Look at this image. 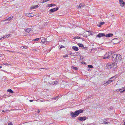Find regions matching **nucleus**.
<instances>
[{"label": "nucleus", "mask_w": 125, "mask_h": 125, "mask_svg": "<svg viewBox=\"0 0 125 125\" xmlns=\"http://www.w3.org/2000/svg\"><path fill=\"white\" fill-rule=\"evenodd\" d=\"M122 59V56L120 54H115L113 55L112 57V60L113 61H120Z\"/></svg>", "instance_id": "obj_1"}, {"label": "nucleus", "mask_w": 125, "mask_h": 125, "mask_svg": "<svg viewBox=\"0 0 125 125\" xmlns=\"http://www.w3.org/2000/svg\"><path fill=\"white\" fill-rule=\"evenodd\" d=\"M83 112V110L82 109L77 110L75 111L74 113L71 112L70 115L72 118L78 116L80 114L82 113Z\"/></svg>", "instance_id": "obj_2"}, {"label": "nucleus", "mask_w": 125, "mask_h": 125, "mask_svg": "<svg viewBox=\"0 0 125 125\" xmlns=\"http://www.w3.org/2000/svg\"><path fill=\"white\" fill-rule=\"evenodd\" d=\"M115 63H108L106 65L107 68L108 69H110L111 68L113 67L114 65V64Z\"/></svg>", "instance_id": "obj_3"}, {"label": "nucleus", "mask_w": 125, "mask_h": 125, "mask_svg": "<svg viewBox=\"0 0 125 125\" xmlns=\"http://www.w3.org/2000/svg\"><path fill=\"white\" fill-rule=\"evenodd\" d=\"M58 9V7L55 8L53 9H51L49 11V12L50 13H51L52 12H54L55 11L57 10Z\"/></svg>", "instance_id": "obj_4"}, {"label": "nucleus", "mask_w": 125, "mask_h": 125, "mask_svg": "<svg viewBox=\"0 0 125 125\" xmlns=\"http://www.w3.org/2000/svg\"><path fill=\"white\" fill-rule=\"evenodd\" d=\"M105 34L104 33H99L98 35H97L96 37L99 38H100L102 37L105 36Z\"/></svg>", "instance_id": "obj_5"}, {"label": "nucleus", "mask_w": 125, "mask_h": 125, "mask_svg": "<svg viewBox=\"0 0 125 125\" xmlns=\"http://www.w3.org/2000/svg\"><path fill=\"white\" fill-rule=\"evenodd\" d=\"M112 55V53L111 52H110L107 53H106L105 54L106 56L107 57L106 58L107 59H109L110 58V57Z\"/></svg>", "instance_id": "obj_6"}, {"label": "nucleus", "mask_w": 125, "mask_h": 125, "mask_svg": "<svg viewBox=\"0 0 125 125\" xmlns=\"http://www.w3.org/2000/svg\"><path fill=\"white\" fill-rule=\"evenodd\" d=\"M78 119L80 121H84L86 119V118L85 116L81 117H78Z\"/></svg>", "instance_id": "obj_7"}, {"label": "nucleus", "mask_w": 125, "mask_h": 125, "mask_svg": "<svg viewBox=\"0 0 125 125\" xmlns=\"http://www.w3.org/2000/svg\"><path fill=\"white\" fill-rule=\"evenodd\" d=\"M113 80H110L109 79L107 81H106L105 82V83H104V86H106L108 84L111 83L112 82Z\"/></svg>", "instance_id": "obj_8"}, {"label": "nucleus", "mask_w": 125, "mask_h": 125, "mask_svg": "<svg viewBox=\"0 0 125 125\" xmlns=\"http://www.w3.org/2000/svg\"><path fill=\"white\" fill-rule=\"evenodd\" d=\"M120 4L122 7L124 6L125 4V2L122 0H119Z\"/></svg>", "instance_id": "obj_9"}, {"label": "nucleus", "mask_w": 125, "mask_h": 125, "mask_svg": "<svg viewBox=\"0 0 125 125\" xmlns=\"http://www.w3.org/2000/svg\"><path fill=\"white\" fill-rule=\"evenodd\" d=\"M113 35V34L112 33H108L106 35H105V36L106 37H111Z\"/></svg>", "instance_id": "obj_10"}, {"label": "nucleus", "mask_w": 125, "mask_h": 125, "mask_svg": "<svg viewBox=\"0 0 125 125\" xmlns=\"http://www.w3.org/2000/svg\"><path fill=\"white\" fill-rule=\"evenodd\" d=\"M40 6V5L39 4L36 5L35 6H33L32 7H30V9H36L38 7H39Z\"/></svg>", "instance_id": "obj_11"}, {"label": "nucleus", "mask_w": 125, "mask_h": 125, "mask_svg": "<svg viewBox=\"0 0 125 125\" xmlns=\"http://www.w3.org/2000/svg\"><path fill=\"white\" fill-rule=\"evenodd\" d=\"M72 48L75 51H78L79 50L78 48L76 46H73L72 47Z\"/></svg>", "instance_id": "obj_12"}, {"label": "nucleus", "mask_w": 125, "mask_h": 125, "mask_svg": "<svg viewBox=\"0 0 125 125\" xmlns=\"http://www.w3.org/2000/svg\"><path fill=\"white\" fill-rule=\"evenodd\" d=\"M31 28H28L25 30V31L29 33L30 32V31H31Z\"/></svg>", "instance_id": "obj_13"}, {"label": "nucleus", "mask_w": 125, "mask_h": 125, "mask_svg": "<svg viewBox=\"0 0 125 125\" xmlns=\"http://www.w3.org/2000/svg\"><path fill=\"white\" fill-rule=\"evenodd\" d=\"M7 91L8 92L12 94H13L14 93V92L13 91L10 89H8L7 90Z\"/></svg>", "instance_id": "obj_14"}, {"label": "nucleus", "mask_w": 125, "mask_h": 125, "mask_svg": "<svg viewBox=\"0 0 125 125\" xmlns=\"http://www.w3.org/2000/svg\"><path fill=\"white\" fill-rule=\"evenodd\" d=\"M74 56H76L78 55H80V54L79 52H76L75 53H74Z\"/></svg>", "instance_id": "obj_15"}, {"label": "nucleus", "mask_w": 125, "mask_h": 125, "mask_svg": "<svg viewBox=\"0 0 125 125\" xmlns=\"http://www.w3.org/2000/svg\"><path fill=\"white\" fill-rule=\"evenodd\" d=\"M48 7H50L52 6H56V5L52 3L51 4H49L48 5Z\"/></svg>", "instance_id": "obj_16"}, {"label": "nucleus", "mask_w": 125, "mask_h": 125, "mask_svg": "<svg viewBox=\"0 0 125 125\" xmlns=\"http://www.w3.org/2000/svg\"><path fill=\"white\" fill-rule=\"evenodd\" d=\"M104 124H108L109 122L106 119H104Z\"/></svg>", "instance_id": "obj_17"}, {"label": "nucleus", "mask_w": 125, "mask_h": 125, "mask_svg": "<svg viewBox=\"0 0 125 125\" xmlns=\"http://www.w3.org/2000/svg\"><path fill=\"white\" fill-rule=\"evenodd\" d=\"M105 22H101L99 23V25H98V26L101 27L102 25L104 24Z\"/></svg>", "instance_id": "obj_18"}, {"label": "nucleus", "mask_w": 125, "mask_h": 125, "mask_svg": "<svg viewBox=\"0 0 125 125\" xmlns=\"http://www.w3.org/2000/svg\"><path fill=\"white\" fill-rule=\"evenodd\" d=\"M88 67L87 68V69H89V68H93V66L92 65H88Z\"/></svg>", "instance_id": "obj_19"}, {"label": "nucleus", "mask_w": 125, "mask_h": 125, "mask_svg": "<svg viewBox=\"0 0 125 125\" xmlns=\"http://www.w3.org/2000/svg\"><path fill=\"white\" fill-rule=\"evenodd\" d=\"M57 83H58L57 81H54L52 83V84H53V85L56 84H57Z\"/></svg>", "instance_id": "obj_20"}, {"label": "nucleus", "mask_w": 125, "mask_h": 125, "mask_svg": "<svg viewBox=\"0 0 125 125\" xmlns=\"http://www.w3.org/2000/svg\"><path fill=\"white\" fill-rule=\"evenodd\" d=\"M116 78V77H115V76H114L110 78L109 79L112 80L113 79V80H114Z\"/></svg>", "instance_id": "obj_21"}, {"label": "nucleus", "mask_w": 125, "mask_h": 125, "mask_svg": "<svg viewBox=\"0 0 125 125\" xmlns=\"http://www.w3.org/2000/svg\"><path fill=\"white\" fill-rule=\"evenodd\" d=\"M34 16V15L33 14L31 13H30L28 14V16L29 17H32L33 16Z\"/></svg>", "instance_id": "obj_22"}, {"label": "nucleus", "mask_w": 125, "mask_h": 125, "mask_svg": "<svg viewBox=\"0 0 125 125\" xmlns=\"http://www.w3.org/2000/svg\"><path fill=\"white\" fill-rule=\"evenodd\" d=\"M78 45L80 47H83V46H84L83 45L82 43H79L78 44Z\"/></svg>", "instance_id": "obj_23"}, {"label": "nucleus", "mask_w": 125, "mask_h": 125, "mask_svg": "<svg viewBox=\"0 0 125 125\" xmlns=\"http://www.w3.org/2000/svg\"><path fill=\"white\" fill-rule=\"evenodd\" d=\"M13 18V17L12 16V17H9L7 19V20H8L9 21H10L12 19V18Z\"/></svg>", "instance_id": "obj_24"}, {"label": "nucleus", "mask_w": 125, "mask_h": 125, "mask_svg": "<svg viewBox=\"0 0 125 125\" xmlns=\"http://www.w3.org/2000/svg\"><path fill=\"white\" fill-rule=\"evenodd\" d=\"M80 7H81V8H82L84 7L85 5L84 4H83L82 3H80Z\"/></svg>", "instance_id": "obj_25"}, {"label": "nucleus", "mask_w": 125, "mask_h": 125, "mask_svg": "<svg viewBox=\"0 0 125 125\" xmlns=\"http://www.w3.org/2000/svg\"><path fill=\"white\" fill-rule=\"evenodd\" d=\"M72 69H73L75 70H77L78 69L77 67H72Z\"/></svg>", "instance_id": "obj_26"}, {"label": "nucleus", "mask_w": 125, "mask_h": 125, "mask_svg": "<svg viewBox=\"0 0 125 125\" xmlns=\"http://www.w3.org/2000/svg\"><path fill=\"white\" fill-rule=\"evenodd\" d=\"M84 57L82 56H81L80 58V60L81 61L83 60Z\"/></svg>", "instance_id": "obj_27"}, {"label": "nucleus", "mask_w": 125, "mask_h": 125, "mask_svg": "<svg viewBox=\"0 0 125 125\" xmlns=\"http://www.w3.org/2000/svg\"><path fill=\"white\" fill-rule=\"evenodd\" d=\"M83 49H85V50H87L88 49V48L87 47H83Z\"/></svg>", "instance_id": "obj_28"}, {"label": "nucleus", "mask_w": 125, "mask_h": 125, "mask_svg": "<svg viewBox=\"0 0 125 125\" xmlns=\"http://www.w3.org/2000/svg\"><path fill=\"white\" fill-rule=\"evenodd\" d=\"M39 38H36L34 39V41H38L39 40Z\"/></svg>", "instance_id": "obj_29"}, {"label": "nucleus", "mask_w": 125, "mask_h": 125, "mask_svg": "<svg viewBox=\"0 0 125 125\" xmlns=\"http://www.w3.org/2000/svg\"><path fill=\"white\" fill-rule=\"evenodd\" d=\"M122 88L120 89H117L116 90V91L117 92H119L120 91V90H122Z\"/></svg>", "instance_id": "obj_30"}, {"label": "nucleus", "mask_w": 125, "mask_h": 125, "mask_svg": "<svg viewBox=\"0 0 125 125\" xmlns=\"http://www.w3.org/2000/svg\"><path fill=\"white\" fill-rule=\"evenodd\" d=\"M60 48L61 49L62 48H64V46H62V45H60Z\"/></svg>", "instance_id": "obj_31"}, {"label": "nucleus", "mask_w": 125, "mask_h": 125, "mask_svg": "<svg viewBox=\"0 0 125 125\" xmlns=\"http://www.w3.org/2000/svg\"><path fill=\"white\" fill-rule=\"evenodd\" d=\"M8 125H12V123L11 122H9L8 123Z\"/></svg>", "instance_id": "obj_32"}, {"label": "nucleus", "mask_w": 125, "mask_h": 125, "mask_svg": "<svg viewBox=\"0 0 125 125\" xmlns=\"http://www.w3.org/2000/svg\"><path fill=\"white\" fill-rule=\"evenodd\" d=\"M122 88L123 89V91L125 92V87H123Z\"/></svg>", "instance_id": "obj_33"}, {"label": "nucleus", "mask_w": 125, "mask_h": 125, "mask_svg": "<svg viewBox=\"0 0 125 125\" xmlns=\"http://www.w3.org/2000/svg\"><path fill=\"white\" fill-rule=\"evenodd\" d=\"M48 1V0H43V1L42 2V3H43L45 2H46Z\"/></svg>", "instance_id": "obj_34"}, {"label": "nucleus", "mask_w": 125, "mask_h": 125, "mask_svg": "<svg viewBox=\"0 0 125 125\" xmlns=\"http://www.w3.org/2000/svg\"><path fill=\"white\" fill-rule=\"evenodd\" d=\"M10 34H8V35H6V37L8 38L9 37V36H10Z\"/></svg>", "instance_id": "obj_35"}, {"label": "nucleus", "mask_w": 125, "mask_h": 125, "mask_svg": "<svg viewBox=\"0 0 125 125\" xmlns=\"http://www.w3.org/2000/svg\"><path fill=\"white\" fill-rule=\"evenodd\" d=\"M74 53H71L70 54V55H71V56H74Z\"/></svg>", "instance_id": "obj_36"}, {"label": "nucleus", "mask_w": 125, "mask_h": 125, "mask_svg": "<svg viewBox=\"0 0 125 125\" xmlns=\"http://www.w3.org/2000/svg\"><path fill=\"white\" fill-rule=\"evenodd\" d=\"M6 37V36H3V37H2L1 38H0V40H1L2 39H4Z\"/></svg>", "instance_id": "obj_37"}, {"label": "nucleus", "mask_w": 125, "mask_h": 125, "mask_svg": "<svg viewBox=\"0 0 125 125\" xmlns=\"http://www.w3.org/2000/svg\"><path fill=\"white\" fill-rule=\"evenodd\" d=\"M59 96L58 95L57 96H56L55 98H54V100H56L57 98H58V97Z\"/></svg>", "instance_id": "obj_38"}, {"label": "nucleus", "mask_w": 125, "mask_h": 125, "mask_svg": "<svg viewBox=\"0 0 125 125\" xmlns=\"http://www.w3.org/2000/svg\"><path fill=\"white\" fill-rule=\"evenodd\" d=\"M26 48V46H21V48Z\"/></svg>", "instance_id": "obj_39"}, {"label": "nucleus", "mask_w": 125, "mask_h": 125, "mask_svg": "<svg viewBox=\"0 0 125 125\" xmlns=\"http://www.w3.org/2000/svg\"><path fill=\"white\" fill-rule=\"evenodd\" d=\"M44 42H47V39H44Z\"/></svg>", "instance_id": "obj_40"}, {"label": "nucleus", "mask_w": 125, "mask_h": 125, "mask_svg": "<svg viewBox=\"0 0 125 125\" xmlns=\"http://www.w3.org/2000/svg\"><path fill=\"white\" fill-rule=\"evenodd\" d=\"M68 55H65L63 56V57H64V58L67 57H68Z\"/></svg>", "instance_id": "obj_41"}, {"label": "nucleus", "mask_w": 125, "mask_h": 125, "mask_svg": "<svg viewBox=\"0 0 125 125\" xmlns=\"http://www.w3.org/2000/svg\"><path fill=\"white\" fill-rule=\"evenodd\" d=\"M77 37L76 38V39H81V38L80 37H78V36H76Z\"/></svg>", "instance_id": "obj_42"}, {"label": "nucleus", "mask_w": 125, "mask_h": 125, "mask_svg": "<svg viewBox=\"0 0 125 125\" xmlns=\"http://www.w3.org/2000/svg\"><path fill=\"white\" fill-rule=\"evenodd\" d=\"M44 39L42 40L41 42H44Z\"/></svg>", "instance_id": "obj_43"}, {"label": "nucleus", "mask_w": 125, "mask_h": 125, "mask_svg": "<svg viewBox=\"0 0 125 125\" xmlns=\"http://www.w3.org/2000/svg\"><path fill=\"white\" fill-rule=\"evenodd\" d=\"M82 63L83 64H85V62H82Z\"/></svg>", "instance_id": "obj_44"}, {"label": "nucleus", "mask_w": 125, "mask_h": 125, "mask_svg": "<svg viewBox=\"0 0 125 125\" xmlns=\"http://www.w3.org/2000/svg\"><path fill=\"white\" fill-rule=\"evenodd\" d=\"M106 57H107L106 56V55H105V56L103 58V59H106V58H106Z\"/></svg>", "instance_id": "obj_45"}, {"label": "nucleus", "mask_w": 125, "mask_h": 125, "mask_svg": "<svg viewBox=\"0 0 125 125\" xmlns=\"http://www.w3.org/2000/svg\"><path fill=\"white\" fill-rule=\"evenodd\" d=\"M77 7V8L78 9H79V10L80 9H79V7L78 6H77V7Z\"/></svg>", "instance_id": "obj_46"}, {"label": "nucleus", "mask_w": 125, "mask_h": 125, "mask_svg": "<svg viewBox=\"0 0 125 125\" xmlns=\"http://www.w3.org/2000/svg\"><path fill=\"white\" fill-rule=\"evenodd\" d=\"M29 101L30 102H33V100H29Z\"/></svg>", "instance_id": "obj_47"}, {"label": "nucleus", "mask_w": 125, "mask_h": 125, "mask_svg": "<svg viewBox=\"0 0 125 125\" xmlns=\"http://www.w3.org/2000/svg\"><path fill=\"white\" fill-rule=\"evenodd\" d=\"M77 37L76 36H75V37H74V38H73V39H76V38Z\"/></svg>", "instance_id": "obj_48"}, {"label": "nucleus", "mask_w": 125, "mask_h": 125, "mask_svg": "<svg viewBox=\"0 0 125 125\" xmlns=\"http://www.w3.org/2000/svg\"><path fill=\"white\" fill-rule=\"evenodd\" d=\"M124 92L123 91V90L122 91H120V93H123V92Z\"/></svg>", "instance_id": "obj_49"}, {"label": "nucleus", "mask_w": 125, "mask_h": 125, "mask_svg": "<svg viewBox=\"0 0 125 125\" xmlns=\"http://www.w3.org/2000/svg\"><path fill=\"white\" fill-rule=\"evenodd\" d=\"M9 111V112H10V110H5V112H6V111Z\"/></svg>", "instance_id": "obj_50"}, {"label": "nucleus", "mask_w": 125, "mask_h": 125, "mask_svg": "<svg viewBox=\"0 0 125 125\" xmlns=\"http://www.w3.org/2000/svg\"><path fill=\"white\" fill-rule=\"evenodd\" d=\"M94 125V124H89V125Z\"/></svg>", "instance_id": "obj_51"}, {"label": "nucleus", "mask_w": 125, "mask_h": 125, "mask_svg": "<svg viewBox=\"0 0 125 125\" xmlns=\"http://www.w3.org/2000/svg\"><path fill=\"white\" fill-rule=\"evenodd\" d=\"M78 6H79V8L80 9V8H81V7H80V4Z\"/></svg>", "instance_id": "obj_52"}, {"label": "nucleus", "mask_w": 125, "mask_h": 125, "mask_svg": "<svg viewBox=\"0 0 125 125\" xmlns=\"http://www.w3.org/2000/svg\"><path fill=\"white\" fill-rule=\"evenodd\" d=\"M8 20H7V19H6L5 20H4V21H7Z\"/></svg>", "instance_id": "obj_53"}, {"label": "nucleus", "mask_w": 125, "mask_h": 125, "mask_svg": "<svg viewBox=\"0 0 125 125\" xmlns=\"http://www.w3.org/2000/svg\"><path fill=\"white\" fill-rule=\"evenodd\" d=\"M40 112V111L39 110H38V113H39Z\"/></svg>", "instance_id": "obj_54"}, {"label": "nucleus", "mask_w": 125, "mask_h": 125, "mask_svg": "<svg viewBox=\"0 0 125 125\" xmlns=\"http://www.w3.org/2000/svg\"><path fill=\"white\" fill-rule=\"evenodd\" d=\"M5 111H4V110H3L2 111V112H4Z\"/></svg>", "instance_id": "obj_55"}, {"label": "nucleus", "mask_w": 125, "mask_h": 125, "mask_svg": "<svg viewBox=\"0 0 125 125\" xmlns=\"http://www.w3.org/2000/svg\"><path fill=\"white\" fill-rule=\"evenodd\" d=\"M124 125H125V122H124Z\"/></svg>", "instance_id": "obj_56"}, {"label": "nucleus", "mask_w": 125, "mask_h": 125, "mask_svg": "<svg viewBox=\"0 0 125 125\" xmlns=\"http://www.w3.org/2000/svg\"><path fill=\"white\" fill-rule=\"evenodd\" d=\"M2 67L0 66V68H1Z\"/></svg>", "instance_id": "obj_57"}, {"label": "nucleus", "mask_w": 125, "mask_h": 125, "mask_svg": "<svg viewBox=\"0 0 125 125\" xmlns=\"http://www.w3.org/2000/svg\"><path fill=\"white\" fill-rule=\"evenodd\" d=\"M92 33H91V34H89V35H92Z\"/></svg>", "instance_id": "obj_58"}, {"label": "nucleus", "mask_w": 125, "mask_h": 125, "mask_svg": "<svg viewBox=\"0 0 125 125\" xmlns=\"http://www.w3.org/2000/svg\"><path fill=\"white\" fill-rule=\"evenodd\" d=\"M115 43H115L116 44V43Z\"/></svg>", "instance_id": "obj_59"}, {"label": "nucleus", "mask_w": 125, "mask_h": 125, "mask_svg": "<svg viewBox=\"0 0 125 125\" xmlns=\"http://www.w3.org/2000/svg\"><path fill=\"white\" fill-rule=\"evenodd\" d=\"M88 32H90V31H88Z\"/></svg>", "instance_id": "obj_60"}, {"label": "nucleus", "mask_w": 125, "mask_h": 125, "mask_svg": "<svg viewBox=\"0 0 125 125\" xmlns=\"http://www.w3.org/2000/svg\"><path fill=\"white\" fill-rule=\"evenodd\" d=\"M41 101H42V102L43 101H42V100H41Z\"/></svg>", "instance_id": "obj_61"}]
</instances>
